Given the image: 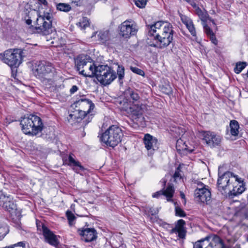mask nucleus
<instances>
[{"label": "nucleus", "instance_id": "nucleus-16", "mask_svg": "<svg viewBox=\"0 0 248 248\" xmlns=\"http://www.w3.org/2000/svg\"><path fill=\"white\" fill-rule=\"evenodd\" d=\"M143 140L145 148L151 154L153 151L157 149V140L155 138L147 134L144 136Z\"/></svg>", "mask_w": 248, "mask_h": 248}, {"label": "nucleus", "instance_id": "nucleus-4", "mask_svg": "<svg viewBox=\"0 0 248 248\" xmlns=\"http://www.w3.org/2000/svg\"><path fill=\"white\" fill-rule=\"evenodd\" d=\"M22 130L27 135L35 136L42 132L44 124L41 119L35 115H30L20 121Z\"/></svg>", "mask_w": 248, "mask_h": 248}, {"label": "nucleus", "instance_id": "nucleus-10", "mask_svg": "<svg viewBox=\"0 0 248 248\" xmlns=\"http://www.w3.org/2000/svg\"><path fill=\"white\" fill-rule=\"evenodd\" d=\"M22 51L20 49H10L2 55V61L11 67H17L22 62Z\"/></svg>", "mask_w": 248, "mask_h": 248}, {"label": "nucleus", "instance_id": "nucleus-20", "mask_svg": "<svg viewBox=\"0 0 248 248\" xmlns=\"http://www.w3.org/2000/svg\"><path fill=\"white\" fill-rule=\"evenodd\" d=\"M42 229L43 235L46 241L52 246H57L58 241L56 238V235L45 226H43Z\"/></svg>", "mask_w": 248, "mask_h": 248}, {"label": "nucleus", "instance_id": "nucleus-12", "mask_svg": "<svg viewBox=\"0 0 248 248\" xmlns=\"http://www.w3.org/2000/svg\"><path fill=\"white\" fill-rule=\"evenodd\" d=\"M194 196L198 202L209 203L211 199V194L208 186L200 183L198 184V187L195 190Z\"/></svg>", "mask_w": 248, "mask_h": 248}, {"label": "nucleus", "instance_id": "nucleus-42", "mask_svg": "<svg viewBox=\"0 0 248 248\" xmlns=\"http://www.w3.org/2000/svg\"><path fill=\"white\" fill-rule=\"evenodd\" d=\"M181 165H179V166L177 168L174 175L173 177L175 180V181H176L178 179H180L181 178V175L180 173L181 171Z\"/></svg>", "mask_w": 248, "mask_h": 248}, {"label": "nucleus", "instance_id": "nucleus-53", "mask_svg": "<svg viewBox=\"0 0 248 248\" xmlns=\"http://www.w3.org/2000/svg\"><path fill=\"white\" fill-rule=\"evenodd\" d=\"M87 67H86V68H83V69H85V70H88V68H87Z\"/></svg>", "mask_w": 248, "mask_h": 248}, {"label": "nucleus", "instance_id": "nucleus-38", "mask_svg": "<svg viewBox=\"0 0 248 248\" xmlns=\"http://www.w3.org/2000/svg\"><path fill=\"white\" fill-rule=\"evenodd\" d=\"M147 1V0H135V3L137 7L142 8L145 6Z\"/></svg>", "mask_w": 248, "mask_h": 248}, {"label": "nucleus", "instance_id": "nucleus-15", "mask_svg": "<svg viewBox=\"0 0 248 248\" xmlns=\"http://www.w3.org/2000/svg\"><path fill=\"white\" fill-rule=\"evenodd\" d=\"M202 136L206 144L211 147L219 145L221 141L220 136L213 132L203 131Z\"/></svg>", "mask_w": 248, "mask_h": 248}, {"label": "nucleus", "instance_id": "nucleus-21", "mask_svg": "<svg viewBox=\"0 0 248 248\" xmlns=\"http://www.w3.org/2000/svg\"><path fill=\"white\" fill-rule=\"evenodd\" d=\"M208 241L206 243L210 245V248L217 247V248H225L222 240L215 234L208 236Z\"/></svg>", "mask_w": 248, "mask_h": 248}, {"label": "nucleus", "instance_id": "nucleus-30", "mask_svg": "<svg viewBox=\"0 0 248 248\" xmlns=\"http://www.w3.org/2000/svg\"><path fill=\"white\" fill-rule=\"evenodd\" d=\"M57 9L60 11L68 12L71 10V7L68 3H59L57 4Z\"/></svg>", "mask_w": 248, "mask_h": 248}, {"label": "nucleus", "instance_id": "nucleus-29", "mask_svg": "<svg viewBox=\"0 0 248 248\" xmlns=\"http://www.w3.org/2000/svg\"><path fill=\"white\" fill-rule=\"evenodd\" d=\"M9 229L6 223L0 221V241L8 233Z\"/></svg>", "mask_w": 248, "mask_h": 248}, {"label": "nucleus", "instance_id": "nucleus-33", "mask_svg": "<svg viewBox=\"0 0 248 248\" xmlns=\"http://www.w3.org/2000/svg\"><path fill=\"white\" fill-rule=\"evenodd\" d=\"M246 66V62H239L236 63L235 67L234 68V71L235 73H240L243 69L245 68Z\"/></svg>", "mask_w": 248, "mask_h": 248}, {"label": "nucleus", "instance_id": "nucleus-24", "mask_svg": "<svg viewBox=\"0 0 248 248\" xmlns=\"http://www.w3.org/2000/svg\"><path fill=\"white\" fill-rule=\"evenodd\" d=\"M176 148L177 152L179 153H182V152L188 151L189 152H192V150L189 149L188 146L186 144L184 140L180 139L178 140L176 143Z\"/></svg>", "mask_w": 248, "mask_h": 248}, {"label": "nucleus", "instance_id": "nucleus-49", "mask_svg": "<svg viewBox=\"0 0 248 248\" xmlns=\"http://www.w3.org/2000/svg\"><path fill=\"white\" fill-rule=\"evenodd\" d=\"M72 3H74L75 5L78 6L80 0H71Z\"/></svg>", "mask_w": 248, "mask_h": 248}, {"label": "nucleus", "instance_id": "nucleus-3", "mask_svg": "<svg viewBox=\"0 0 248 248\" xmlns=\"http://www.w3.org/2000/svg\"><path fill=\"white\" fill-rule=\"evenodd\" d=\"M34 76L47 88L54 90L57 86L56 71L53 64L48 62H40L33 70Z\"/></svg>", "mask_w": 248, "mask_h": 248}, {"label": "nucleus", "instance_id": "nucleus-23", "mask_svg": "<svg viewBox=\"0 0 248 248\" xmlns=\"http://www.w3.org/2000/svg\"><path fill=\"white\" fill-rule=\"evenodd\" d=\"M67 161L66 163L69 166L72 167L73 170L77 173H79L80 170H84V167L81 165L80 162L77 161L71 155H69Z\"/></svg>", "mask_w": 248, "mask_h": 248}, {"label": "nucleus", "instance_id": "nucleus-25", "mask_svg": "<svg viewBox=\"0 0 248 248\" xmlns=\"http://www.w3.org/2000/svg\"><path fill=\"white\" fill-rule=\"evenodd\" d=\"M83 118L80 116L77 111H75L73 114H70L67 117V121L72 125L76 124V123H80V121Z\"/></svg>", "mask_w": 248, "mask_h": 248}, {"label": "nucleus", "instance_id": "nucleus-8", "mask_svg": "<svg viewBox=\"0 0 248 248\" xmlns=\"http://www.w3.org/2000/svg\"><path fill=\"white\" fill-rule=\"evenodd\" d=\"M52 14L47 12L38 16L36 20L35 27L37 32L44 35L51 33L55 30L52 26Z\"/></svg>", "mask_w": 248, "mask_h": 248}, {"label": "nucleus", "instance_id": "nucleus-6", "mask_svg": "<svg viewBox=\"0 0 248 248\" xmlns=\"http://www.w3.org/2000/svg\"><path fill=\"white\" fill-rule=\"evenodd\" d=\"M123 136L122 129L116 125H112L102 134L101 140L107 145L114 147L121 141Z\"/></svg>", "mask_w": 248, "mask_h": 248}, {"label": "nucleus", "instance_id": "nucleus-7", "mask_svg": "<svg viewBox=\"0 0 248 248\" xmlns=\"http://www.w3.org/2000/svg\"><path fill=\"white\" fill-rule=\"evenodd\" d=\"M219 177L217 180V187L221 192L227 193V191H231L232 186L236 182L241 183L242 179L238 176L234 175L230 171H227L222 175H220L218 172Z\"/></svg>", "mask_w": 248, "mask_h": 248}, {"label": "nucleus", "instance_id": "nucleus-26", "mask_svg": "<svg viewBox=\"0 0 248 248\" xmlns=\"http://www.w3.org/2000/svg\"><path fill=\"white\" fill-rule=\"evenodd\" d=\"M232 188H231V192H233V194H241L245 190V187L243 184V180L240 183L238 182H236L232 186Z\"/></svg>", "mask_w": 248, "mask_h": 248}, {"label": "nucleus", "instance_id": "nucleus-34", "mask_svg": "<svg viewBox=\"0 0 248 248\" xmlns=\"http://www.w3.org/2000/svg\"><path fill=\"white\" fill-rule=\"evenodd\" d=\"M117 73L118 76V78L119 80H122L124 76V67L122 65H118Z\"/></svg>", "mask_w": 248, "mask_h": 248}, {"label": "nucleus", "instance_id": "nucleus-36", "mask_svg": "<svg viewBox=\"0 0 248 248\" xmlns=\"http://www.w3.org/2000/svg\"><path fill=\"white\" fill-rule=\"evenodd\" d=\"M202 25L203 27L204 32L206 33L207 35L209 37L214 35V33L211 29L205 23V21L203 22Z\"/></svg>", "mask_w": 248, "mask_h": 248}, {"label": "nucleus", "instance_id": "nucleus-28", "mask_svg": "<svg viewBox=\"0 0 248 248\" xmlns=\"http://www.w3.org/2000/svg\"><path fill=\"white\" fill-rule=\"evenodd\" d=\"M230 127L231 128V133L232 135L236 136L238 134V129L239 125L238 122L236 120H232L230 123Z\"/></svg>", "mask_w": 248, "mask_h": 248}, {"label": "nucleus", "instance_id": "nucleus-40", "mask_svg": "<svg viewBox=\"0 0 248 248\" xmlns=\"http://www.w3.org/2000/svg\"><path fill=\"white\" fill-rule=\"evenodd\" d=\"M175 214L176 216L180 217H185L186 216V214L185 212L179 207L175 208Z\"/></svg>", "mask_w": 248, "mask_h": 248}, {"label": "nucleus", "instance_id": "nucleus-55", "mask_svg": "<svg viewBox=\"0 0 248 248\" xmlns=\"http://www.w3.org/2000/svg\"><path fill=\"white\" fill-rule=\"evenodd\" d=\"M247 240H248V238H247Z\"/></svg>", "mask_w": 248, "mask_h": 248}, {"label": "nucleus", "instance_id": "nucleus-37", "mask_svg": "<svg viewBox=\"0 0 248 248\" xmlns=\"http://www.w3.org/2000/svg\"><path fill=\"white\" fill-rule=\"evenodd\" d=\"M161 91L163 93L167 94H170L172 93V88L170 86V85L167 84L165 86H163L161 87Z\"/></svg>", "mask_w": 248, "mask_h": 248}, {"label": "nucleus", "instance_id": "nucleus-51", "mask_svg": "<svg viewBox=\"0 0 248 248\" xmlns=\"http://www.w3.org/2000/svg\"><path fill=\"white\" fill-rule=\"evenodd\" d=\"M191 5L195 9V10L197 9V8H198L199 7L197 5V4L194 2H192L191 3Z\"/></svg>", "mask_w": 248, "mask_h": 248}, {"label": "nucleus", "instance_id": "nucleus-52", "mask_svg": "<svg viewBox=\"0 0 248 248\" xmlns=\"http://www.w3.org/2000/svg\"><path fill=\"white\" fill-rule=\"evenodd\" d=\"M26 22L27 24L30 25L31 23V20L28 19V20H26Z\"/></svg>", "mask_w": 248, "mask_h": 248}, {"label": "nucleus", "instance_id": "nucleus-9", "mask_svg": "<svg viewBox=\"0 0 248 248\" xmlns=\"http://www.w3.org/2000/svg\"><path fill=\"white\" fill-rule=\"evenodd\" d=\"M76 107H79L78 109V114L83 119L87 117V119L83 121L86 125L90 122L92 119V116L94 114L93 109L94 105L93 103L89 99L85 98L76 101L75 102Z\"/></svg>", "mask_w": 248, "mask_h": 248}, {"label": "nucleus", "instance_id": "nucleus-18", "mask_svg": "<svg viewBox=\"0 0 248 248\" xmlns=\"http://www.w3.org/2000/svg\"><path fill=\"white\" fill-rule=\"evenodd\" d=\"M185 221L183 219H179L177 221L174 228H172L170 231L171 233H177L180 238H184L186 236V231L185 225Z\"/></svg>", "mask_w": 248, "mask_h": 248}, {"label": "nucleus", "instance_id": "nucleus-41", "mask_svg": "<svg viewBox=\"0 0 248 248\" xmlns=\"http://www.w3.org/2000/svg\"><path fill=\"white\" fill-rule=\"evenodd\" d=\"M199 241L203 248H210V245H208V243H206L207 241H208V236L199 240Z\"/></svg>", "mask_w": 248, "mask_h": 248}, {"label": "nucleus", "instance_id": "nucleus-14", "mask_svg": "<svg viewBox=\"0 0 248 248\" xmlns=\"http://www.w3.org/2000/svg\"><path fill=\"white\" fill-rule=\"evenodd\" d=\"M0 206L10 213L16 210V206L13 201V197L1 191H0Z\"/></svg>", "mask_w": 248, "mask_h": 248}, {"label": "nucleus", "instance_id": "nucleus-32", "mask_svg": "<svg viewBox=\"0 0 248 248\" xmlns=\"http://www.w3.org/2000/svg\"><path fill=\"white\" fill-rule=\"evenodd\" d=\"M66 217L68 220L69 224L70 226H72L75 223V220L76 218L73 213L70 211H67L66 213Z\"/></svg>", "mask_w": 248, "mask_h": 248}, {"label": "nucleus", "instance_id": "nucleus-44", "mask_svg": "<svg viewBox=\"0 0 248 248\" xmlns=\"http://www.w3.org/2000/svg\"><path fill=\"white\" fill-rule=\"evenodd\" d=\"M11 248H25V244L23 242H20L14 245Z\"/></svg>", "mask_w": 248, "mask_h": 248}, {"label": "nucleus", "instance_id": "nucleus-13", "mask_svg": "<svg viewBox=\"0 0 248 248\" xmlns=\"http://www.w3.org/2000/svg\"><path fill=\"white\" fill-rule=\"evenodd\" d=\"M118 29L120 35L125 38H129L131 36L135 35L138 31L135 23L127 20L121 23Z\"/></svg>", "mask_w": 248, "mask_h": 248}, {"label": "nucleus", "instance_id": "nucleus-48", "mask_svg": "<svg viewBox=\"0 0 248 248\" xmlns=\"http://www.w3.org/2000/svg\"><path fill=\"white\" fill-rule=\"evenodd\" d=\"M180 196L181 198L184 200V204H186V199L185 197V195L183 192H181L180 193Z\"/></svg>", "mask_w": 248, "mask_h": 248}, {"label": "nucleus", "instance_id": "nucleus-5", "mask_svg": "<svg viewBox=\"0 0 248 248\" xmlns=\"http://www.w3.org/2000/svg\"><path fill=\"white\" fill-rule=\"evenodd\" d=\"M93 73V77H95L105 86L110 84L117 77L115 71L107 65H95Z\"/></svg>", "mask_w": 248, "mask_h": 248}, {"label": "nucleus", "instance_id": "nucleus-50", "mask_svg": "<svg viewBox=\"0 0 248 248\" xmlns=\"http://www.w3.org/2000/svg\"><path fill=\"white\" fill-rule=\"evenodd\" d=\"M41 4H43L44 5H46L47 2L46 0H38Z\"/></svg>", "mask_w": 248, "mask_h": 248}, {"label": "nucleus", "instance_id": "nucleus-27", "mask_svg": "<svg viewBox=\"0 0 248 248\" xmlns=\"http://www.w3.org/2000/svg\"><path fill=\"white\" fill-rule=\"evenodd\" d=\"M97 36L98 40L103 44L107 43L110 39L109 31H100Z\"/></svg>", "mask_w": 248, "mask_h": 248}, {"label": "nucleus", "instance_id": "nucleus-39", "mask_svg": "<svg viewBox=\"0 0 248 248\" xmlns=\"http://www.w3.org/2000/svg\"><path fill=\"white\" fill-rule=\"evenodd\" d=\"M130 70L134 73L143 76L144 72L143 70L136 67L130 66Z\"/></svg>", "mask_w": 248, "mask_h": 248}, {"label": "nucleus", "instance_id": "nucleus-31", "mask_svg": "<svg viewBox=\"0 0 248 248\" xmlns=\"http://www.w3.org/2000/svg\"><path fill=\"white\" fill-rule=\"evenodd\" d=\"M77 25L81 29H85L89 26V22L88 18L83 17L79 22L77 23Z\"/></svg>", "mask_w": 248, "mask_h": 248}, {"label": "nucleus", "instance_id": "nucleus-1", "mask_svg": "<svg viewBox=\"0 0 248 248\" xmlns=\"http://www.w3.org/2000/svg\"><path fill=\"white\" fill-rule=\"evenodd\" d=\"M140 100V96L138 91L128 89L124 91V96L119 99V107L130 114L134 123L144 126L145 121L143 115L142 106L139 104Z\"/></svg>", "mask_w": 248, "mask_h": 248}, {"label": "nucleus", "instance_id": "nucleus-11", "mask_svg": "<svg viewBox=\"0 0 248 248\" xmlns=\"http://www.w3.org/2000/svg\"><path fill=\"white\" fill-rule=\"evenodd\" d=\"M75 64L79 74L85 77H93L95 65L90 62L87 61L85 57H77L75 60Z\"/></svg>", "mask_w": 248, "mask_h": 248}, {"label": "nucleus", "instance_id": "nucleus-22", "mask_svg": "<svg viewBox=\"0 0 248 248\" xmlns=\"http://www.w3.org/2000/svg\"><path fill=\"white\" fill-rule=\"evenodd\" d=\"M181 20L182 22L186 26L187 29L190 32L191 34L193 36L196 37V32L192 20L187 16H181Z\"/></svg>", "mask_w": 248, "mask_h": 248}, {"label": "nucleus", "instance_id": "nucleus-45", "mask_svg": "<svg viewBox=\"0 0 248 248\" xmlns=\"http://www.w3.org/2000/svg\"><path fill=\"white\" fill-rule=\"evenodd\" d=\"M210 40L214 45H217V40L215 36V34L209 37Z\"/></svg>", "mask_w": 248, "mask_h": 248}, {"label": "nucleus", "instance_id": "nucleus-17", "mask_svg": "<svg viewBox=\"0 0 248 248\" xmlns=\"http://www.w3.org/2000/svg\"><path fill=\"white\" fill-rule=\"evenodd\" d=\"M79 233L82 236V239L87 242L93 241L97 237V233L93 228H86L81 231L79 230Z\"/></svg>", "mask_w": 248, "mask_h": 248}, {"label": "nucleus", "instance_id": "nucleus-19", "mask_svg": "<svg viewBox=\"0 0 248 248\" xmlns=\"http://www.w3.org/2000/svg\"><path fill=\"white\" fill-rule=\"evenodd\" d=\"M174 193V188L173 186L169 185L167 188L164 190H160L154 193L153 197L154 198H158L161 195H164L167 200L169 202L172 201V198Z\"/></svg>", "mask_w": 248, "mask_h": 248}, {"label": "nucleus", "instance_id": "nucleus-2", "mask_svg": "<svg viewBox=\"0 0 248 248\" xmlns=\"http://www.w3.org/2000/svg\"><path fill=\"white\" fill-rule=\"evenodd\" d=\"M147 29L149 35L153 36L156 40L155 44H150L151 46L162 49L172 42L174 31L170 23L159 21L148 26Z\"/></svg>", "mask_w": 248, "mask_h": 248}, {"label": "nucleus", "instance_id": "nucleus-43", "mask_svg": "<svg viewBox=\"0 0 248 248\" xmlns=\"http://www.w3.org/2000/svg\"><path fill=\"white\" fill-rule=\"evenodd\" d=\"M148 212L151 215H155L158 214V210L157 208H154L153 207H150L147 208Z\"/></svg>", "mask_w": 248, "mask_h": 248}, {"label": "nucleus", "instance_id": "nucleus-35", "mask_svg": "<svg viewBox=\"0 0 248 248\" xmlns=\"http://www.w3.org/2000/svg\"><path fill=\"white\" fill-rule=\"evenodd\" d=\"M196 14L198 15V16L200 17L201 20L202 22H204L206 20V15L205 14L203 11L199 8H197L195 10Z\"/></svg>", "mask_w": 248, "mask_h": 248}, {"label": "nucleus", "instance_id": "nucleus-46", "mask_svg": "<svg viewBox=\"0 0 248 248\" xmlns=\"http://www.w3.org/2000/svg\"><path fill=\"white\" fill-rule=\"evenodd\" d=\"M78 88L76 85H73L70 89V93L71 94H73L78 90Z\"/></svg>", "mask_w": 248, "mask_h": 248}, {"label": "nucleus", "instance_id": "nucleus-47", "mask_svg": "<svg viewBox=\"0 0 248 248\" xmlns=\"http://www.w3.org/2000/svg\"><path fill=\"white\" fill-rule=\"evenodd\" d=\"M193 248H203L202 247L201 244L199 240L194 244Z\"/></svg>", "mask_w": 248, "mask_h": 248}, {"label": "nucleus", "instance_id": "nucleus-54", "mask_svg": "<svg viewBox=\"0 0 248 248\" xmlns=\"http://www.w3.org/2000/svg\"><path fill=\"white\" fill-rule=\"evenodd\" d=\"M187 1H190L191 0H186Z\"/></svg>", "mask_w": 248, "mask_h": 248}]
</instances>
